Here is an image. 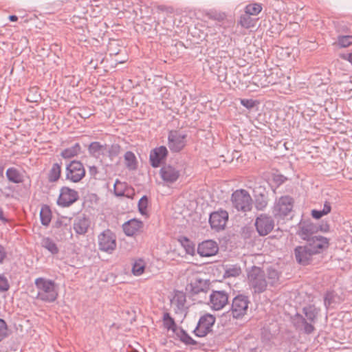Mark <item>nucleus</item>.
<instances>
[{"label": "nucleus", "instance_id": "10", "mask_svg": "<svg viewBox=\"0 0 352 352\" xmlns=\"http://www.w3.org/2000/svg\"><path fill=\"white\" fill-rule=\"evenodd\" d=\"M254 226L258 235L264 236L273 230L274 221L271 216L267 214H261L256 218Z\"/></svg>", "mask_w": 352, "mask_h": 352}, {"label": "nucleus", "instance_id": "40", "mask_svg": "<svg viewBox=\"0 0 352 352\" xmlns=\"http://www.w3.org/2000/svg\"><path fill=\"white\" fill-rule=\"evenodd\" d=\"M261 10L262 6L258 3L248 4L245 8V12L250 15H257L261 12Z\"/></svg>", "mask_w": 352, "mask_h": 352}, {"label": "nucleus", "instance_id": "38", "mask_svg": "<svg viewBox=\"0 0 352 352\" xmlns=\"http://www.w3.org/2000/svg\"><path fill=\"white\" fill-rule=\"evenodd\" d=\"M174 303H175L178 310H182L185 306L186 301V295L182 292L177 291L175 292L174 298Z\"/></svg>", "mask_w": 352, "mask_h": 352}, {"label": "nucleus", "instance_id": "1", "mask_svg": "<svg viewBox=\"0 0 352 352\" xmlns=\"http://www.w3.org/2000/svg\"><path fill=\"white\" fill-rule=\"evenodd\" d=\"M247 280L252 294H261L268 285L276 287L280 284V274L272 267H268L265 273L262 268L252 266L247 271Z\"/></svg>", "mask_w": 352, "mask_h": 352}, {"label": "nucleus", "instance_id": "5", "mask_svg": "<svg viewBox=\"0 0 352 352\" xmlns=\"http://www.w3.org/2000/svg\"><path fill=\"white\" fill-rule=\"evenodd\" d=\"M249 297L243 294L236 295L232 300L228 313L234 319H241L248 312Z\"/></svg>", "mask_w": 352, "mask_h": 352}, {"label": "nucleus", "instance_id": "44", "mask_svg": "<svg viewBox=\"0 0 352 352\" xmlns=\"http://www.w3.org/2000/svg\"><path fill=\"white\" fill-rule=\"evenodd\" d=\"M239 23L242 27L245 28H250L253 25L250 15L245 12L240 16Z\"/></svg>", "mask_w": 352, "mask_h": 352}, {"label": "nucleus", "instance_id": "18", "mask_svg": "<svg viewBox=\"0 0 352 352\" xmlns=\"http://www.w3.org/2000/svg\"><path fill=\"white\" fill-rule=\"evenodd\" d=\"M294 253L296 262L302 265H309L312 260V256L314 255L306 244L296 246L294 248Z\"/></svg>", "mask_w": 352, "mask_h": 352}, {"label": "nucleus", "instance_id": "30", "mask_svg": "<svg viewBox=\"0 0 352 352\" xmlns=\"http://www.w3.org/2000/svg\"><path fill=\"white\" fill-rule=\"evenodd\" d=\"M61 165L62 162L52 164L47 175V179L50 182H55L59 179L61 174Z\"/></svg>", "mask_w": 352, "mask_h": 352}, {"label": "nucleus", "instance_id": "50", "mask_svg": "<svg viewBox=\"0 0 352 352\" xmlns=\"http://www.w3.org/2000/svg\"><path fill=\"white\" fill-rule=\"evenodd\" d=\"M325 214L321 210H316L314 209L311 210V216L313 218L316 219H320L321 217L324 216Z\"/></svg>", "mask_w": 352, "mask_h": 352}, {"label": "nucleus", "instance_id": "8", "mask_svg": "<svg viewBox=\"0 0 352 352\" xmlns=\"http://www.w3.org/2000/svg\"><path fill=\"white\" fill-rule=\"evenodd\" d=\"M98 248L100 251L111 254L116 248V239L115 234L107 229L98 236Z\"/></svg>", "mask_w": 352, "mask_h": 352}, {"label": "nucleus", "instance_id": "51", "mask_svg": "<svg viewBox=\"0 0 352 352\" xmlns=\"http://www.w3.org/2000/svg\"><path fill=\"white\" fill-rule=\"evenodd\" d=\"M321 210L323 212V213L325 215L330 213L331 210V205L330 202L325 201L324 203L323 208Z\"/></svg>", "mask_w": 352, "mask_h": 352}, {"label": "nucleus", "instance_id": "49", "mask_svg": "<svg viewBox=\"0 0 352 352\" xmlns=\"http://www.w3.org/2000/svg\"><path fill=\"white\" fill-rule=\"evenodd\" d=\"M286 180V177L282 175H274L273 176V181L276 184L277 186H279L285 182Z\"/></svg>", "mask_w": 352, "mask_h": 352}, {"label": "nucleus", "instance_id": "11", "mask_svg": "<svg viewBox=\"0 0 352 352\" xmlns=\"http://www.w3.org/2000/svg\"><path fill=\"white\" fill-rule=\"evenodd\" d=\"M327 232L329 230V226L326 225L324 228L322 226L318 227L314 223L309 221H304L300 223L299 229L297 232V234L304 241H306L312 236L318 230Z\"/></svg>", "mask_w": 352, "mask_h": 352}, {"label": "nucleus", "instance_id": "48", "mask_svg": "<svg viewBox=\"0 0 352 352\" xmlns=\"http://www.w3.org/2000/svg\"><path fill=\"white\" fill-rule=\"evenodd\" d=\"M241 105L248 109H252L256 105V101L252 99L243 98L240 100Z\"/></svg>", "mask_w": 352, "mask_h": 352}, {"label": "nucleus", "instance_id": "16", "mask_svg": "<svg viewBox=\"0 0 352 352\" xmlns=\"http://www.w3.org/2000/svg\"><path fill=\"white\" fill-rule=\"evenodd\" d=\"M162 179L167 184H171L177 181L180 176V170L175 166L165 164L160 170Z\"/></svg>", "mask_w": 352, "mask_h": 352}, {"label": "nucleus", "instance_id": "54", "mask_svg": "<svg viewBox=\"0 0 352 352\" xmlns=\"http://www.w3.org/2000/svg\"><path fill=\"white\" fill-rule=\"evenodd\" d=\"M116 184H117V182L114 185V195L116 197H124V191L122 190H118L116 188Z\"/></svg>", "mask_w": 352, "mask_h": 352}, {"label": "nucleus", "instance_id": "14", "mask_svg": "<svg viewBox=\"0 0 352 352\" xmlns=\"http://www.w3.org/2000/svg\"><path fill=\"white\" fill-rule=\"evenodd\" d=\"M291 320L294 328L305 334L309 335L315 330L314 323L308 321L302 315L298 313L295 314L292 317Z\"/></svg>", "mask_w": 352, "mask_h": 352}, {"label": "nucleus", "instance_id": "23", "mask_svg": "<svg viewBox=\"0 0 352 352\" xmlns=\"http://www.w3.org/2000/svg\"><path fill=\"white\" fill-rule=\"evenodd\" d=\"M89 226V218L87 217L85 214L79 215L74 220L73 228L76 234H85L87 232Z\"/></svg>", "mask_w": 352, "mask_h": 352}, {"label": "nucleus", "instance_id": "6", "mask_svg": "<svg viewBox=\"0 0 352 352\" xmlns=\"http://www.w3.org/2000/svg\"><path fill=\"white\" fill-rule=\"evenodd\" d=\"M187 134L179 130L168 131L167 145L172 153H179L186 146Z\"/></svg>", "mask_w": 352, "mask_h": 352}, {"label": "nucleus", "instance_id": "46", "mask_svg": "<svg viewBox=\"0 0 352 352\" xmlns=\"http://www.w3.org/2000/svg\"><path fill=\"white\" fill-rule=\"evenodd\" d=\"M8 327L4 320L0 318V342L8 336Z\"/></svg>", "mask_w": 352, "mask_h": 352}, {"label": "nucleus", "instance_id": "21", "mask_svg": "<svg viewBox=\"0 0 352 352\" xmlns=\"http://www.w3.org/2000/svg\"><path fill=\"white\" fill-rule=\"evenodd\" d=\"M208 288V280H204L199 277L194 278L186 286V290H189L193 295L198 294L201 292H206Z\"/></svg>", "mask_w": 352, "mask_h": 352}, {"label": "nucleus", "instance_id": "58", "mask_svg": "<svg viewBox=\"0 0 352 352\" xmlns=\"http://www.w3.org/2000/svg\"><path fill=\"white\" fill-rule=\"evenodd\" d=\"M3 166L0 165V177H3Z\"/></svg>", "mask_w": 352, "mask_h": 352}, {"label": "nucleus", "instance_id": "35", "mask_svg": "<svg viewBox=\"0 0 352 352\" xmlns=\"http://www.w3.org/2000/svg\"><path fill=\"white\" fill-rule=\"evenodd\" d=\"M241 273V267L237 265H226L225 266L224 277H236Z\"/></svg>", "mask_w": 352, "mask_h": 352}, {"label": "nucleus", "instance_id": "37", "mask_svg": "<svg viewBox=\"0 0 352 352\" xmlns=\"http://www.w3.org/2000/svg\"><path fill=\"white\" fill-rule=\"evenodd\" d=\"M42 246L52 254H56L59 252L57 245L50 237H45L43 239Z\"/></svg>", "mask_w": 352, "mask_h": 352}, {"label": "nucleus", "instance_id": "53", "mask_svg": "<svg viewBox=\"0 0 352 352\" xmlns=\"http://www.w3.org/2000/svg\"><path fill=\"white\" fill-rule=\"evenodd\" d=\"M98 168L93 165L89 166V173L91 177H95L98 174Z\"/></svg>", "mask_w": 352, "mask_h": 352}, {"label": "nucleus", "instance_id": "39", "mask_svg": "<svg viewBox=\"0 0 352 352\" xmlns=\"http://www.w3.org/2000/svg\"><path fill=\"white\" fill-rule=\"evenodd\" d=\"M145 270V263L143 259L139 258L135 261L132 267V273L135 276L142 275Z\"/></svg>", "mask_w": 352, "mask_h": 352}, {"label": "nucleus", "instance_id": "20", "mask_svg": "<svg viewBox=\"0 0 352 352\" xmlns=\"http://www.w3.org/2000/svg\"><path fill=\"white\" fill-rule=\"evenodd\" d=\"M168 154V151L165 146H160L152 149L149 155L151 166L153 168L159 167L162 162L167 157Z\"/></svg>", "mask_w": 352, "mask_h": 352}, {"label": "nucleus", "instance_id": "36", "mask_svg": "<svg viewBox=\"0 0 352 352\" xmlns=\"http://www.w3.org/2000/svg\"><path fill=\"white\" fill-rule=\"evenodd\" d=\"M338 297L334 291H327L324 296V305L325 308L328 309L329 307L338 303Z\"/></svg>", "mask_w": 352, "mask_h": 352}, {"label": "nucleus", "instance_id": "15", "mask_svg": "<svg viewBox=\"0 0 352 352\" xmlns=\"http://www.w3.org/2000/svg\"><path fill=\"white\" fill-rule=\"evenodd\" d=\"M228 220L227 211L220 210L214 211L210 214L209 223L212 229L219 231L224 229L226 222Z\"/></svg>", "mask_w": 352, "mask_h": 352}, {"label": "nucleus", "instance_id": "28", "mask_svg": "<svg viewBox=\"0 0 352 352\" xmlns=\"http://www.w3.org/2000/svg\"><path fill=\"white\" fill-rule=\"evenodd\" d=\"M81 152V146L76 142L73 146L63 149L60 156L64 159H70L77 156Z\"/></svg>", "mask_w": 352, "mask_h": 352}, {"label": "nucleus", "instance_id": "47", "mask_svg": "<svg viewBox=\"0 0 352 352\" xmlns=\"http://www.w3.org/2000/svg\"><path fill=\"white\" fill-rule=\"evenodd\" d=\"M10 288L8 280L6 276L0 274V292H7Z\"/></svg>", "mask_w": 352, "mask_h": 352}, {"label": "nucleus", "instance_id": "31", "mask_svg": "<svg viewBox=\"0 0 352 352\" xmlns=\"http://www.w3.org/2000/svg\"><path fill=\"white\" fill-rule=\"evenodd\" d=\"M52 219V211L49 206L43 205L40 211V220L43 226H49Z\"/></svg>", "mask_w": 352, "mask_h": 352}, {"label": "nucleus", "instance_id": "25", "mask_svg": "<svg viewBox=\"0 0 352 352\" xmlns=\"http://www.w3.org/2000/svg\"><path fill=\"white\" fill-rule=\"evenodd\" d=\"M107 145L102 144L99 142H92L88 146V152L94 157H98L100 155H104L103 151L106 150Z\"/></svg>", "mask_w": 352, "mask_h": 352}, {"label": "nucleus", "instance_id": "26", "mask_svg": "<svg viewBox=\"0 0 352 352\" xmlns=\"http://www.w3.org/2000/svg\"><path fill=\"white\" fill-rule=\"evenodd\" d=\"M6 175L8 179L14 184H20L23 182V174L14 167L8 168Z\"/></svg>", "mask_w": 352, "mask_h": 352}, {"label": "nucleus", "instance_id": "56", "mask_svg": "<svg viewBox=\"0 0 352 352\" xmlns=\"http://www.w3.org/2000/svg\"><path fill=\"white\" fill-rule=\"evenodd\" d=\"M343 58L345 59V60H347L349 62H350L352 59V54H347L346 55H344L343 56Z\"/></svg>", "mask_w": 352, "mask_h": 352}, {"label": "nucleus", "instance_id": "33", "mask_svg": "<svg viewBox=\"0 0 352 352\" xmlns=\"http://www.w3.org/2000/svg\"><path fill=\"white\" fill-rule=\"evenodd\" d=\"M176 336L179 338V340L186 345H195L197 341L195 340L184 329L180 327L175 333Z\"/></svg>", "mask_w": 352, "mask_h": 352}, {"label": "nucleus", "instance_id": "7", "mask_svg": "<svg viewBox=\"0 0 352 352\" xmlns=\"http://www.w3.org/2000/svg\"><path fill=\"white\" fill-rule=\"evenodd\" d=\"M85 175V169L80 161L72 160L66 166L65 178L74 183L79 182Z\"/></svg>", "mask_w": 352, "mask_h": 352}, {"label": "nucleus", "instance_id": "12", "mask_svg": "<svg viewBox=\"0 0 352 352\" xmlns=\"http://www.w3.org/2000/svg\"><path fill=\"white\" fill-rule=\"evenodd\" d=\"M78 198V192L76 190L67 186H63L60 190L57 204L62 207H68L76 202Z\"/></svg>", "mask_w": 352, "mask_h": 352}, {"label": "nucleus", "instance_id": "32", "mask_svg": "<svg viewBox=\"0 0 352 352\" xmlns=\"http://www.w3.org/2000/svg\"><path fill=\"white\" fill-rule=\"evenodd\" d=\"M125 166L131 170H135L138 167V161L135 154L132 151H126L124 155Z\"/></svg>", "mask_w": 352, "mask_h": 352}, {"label": "nucleus", "instance_id": "2", "mask_svg": "<svg viewBox=\"0 0 352 352\" xmlns=\"http://www.w3.org/2000/svg\"><path fill=\"white\" fill-rule=\"evenodd\" d=\"M34 285L37 289L36 299L48 303L57 299L58 294L54 280L38 277L35 279Z\"/></svg>", "mask_w": 352, "mask_h": 352}, {"label": "nucleus", "instance_id": "24", "mask_svg": "<svg viewBox=\"0 0 352 352\" xmlns=\"http://www.w3.org/2000/svg\"><path fill=\"white\" fill-rule=\"evenodd\" d=\"M143 226L142 221L133 219L122 225V229L126 236H132L135 234Z\"/></svg>", "mask_w": 352, "mask_h": 352}, {"label": "nucleus", "instance_id": "42", "mask_svg": "<svg viewBox=\"0 0 352 352\" xmlns=\"http://www.w3.org/2000/svg\"><path fill=\"white\" fill-rule=\"evenodd\" d=\"M148 197L146 195L142 196L138 201V207L140 213L142 215L147 216Z\"/></svg>", "mask_w": 352, "mask_h": 352}, {"label": "nucleus", "instance_id": "17", "mask_svg": "<svg viewBox=\"0 0 352 352\" xmlns=\"http://www.w3.org/2000/svg\"><path fill=\"white\" fill-rule=\"evenodd\" d=\"M210 302L213 310H221L228 302V294L223 290H213L210 295Z\"/></svg>", "mask_w": 352, "mask_h": 352}, {"label": "nucleus", "instance_id": "29", "mask_svg": "<svg viewBox=\"0 0 352 352\" xmlns=\"http://www.w3.org/2000/svg\"><path fill=\"white\" fill-rule=\"evenodd\" d=\"M162 320L163 325L167 330L172 331L175 333L179 330L174 318L171 317L169 313H164Z\"/></svg>", "mask_w": 352, "mask_h": 352}, {"label": "nucleus", "instance_id": "22", "mask_svg": "<svg viewBox=\"0 0 352 352\" xmlns=\"http://www.w3.org/2000/svg\"><path fill=\"white\" fill-rule=\"evenodd\" d=\"M268 204V195L266 190L259 186L254 190V206L257 210H264Z\"/></svg>", "mask_w": 352, "mask_h": 352}, {"label": "nucleus", "instance_id": "52", "mask_svg": "<svg viewBox=\"0 0 352 352\" xmlns=\"http://www.w3.org/2000/svg\"><path fill=\"white\" fill-rule=\"evenodd\" d=\"M7 252L4 247L0 245V263H2L5 258L6 257Z\"/></svg>", "mask_w": 352, "mask_h": 352}, {"label": "nucleus", "instance_id": "41", "mask_svg": "<svg viewBox=\"0 0 352 352\" xmlns=\"http://www.w3.org/2000/svg\"><path fill=\"white\" fill-rule=\"evenodd\" d=\"M121 151V146L118 144H112L107 150V156L112 161L119 155Z\"/></svg>", "mask_w": 352, "mask_h": 352}, {"label": "nucleus", "instance_id": "9", "mask_svg": "<svg viewBox=\"0 0 352 352\" xmlns=\"http://www.w3.org/2000/svg\"><path fill=\"white\" fill-rule=\"evenodd\" d=\"M216 318L210 314L201 316L195 329L193 331L197 337L203 338L212 331V328L215 323Z\"/></svg>", "mask_w": 352, "mask_h": 352}, {"label": "nucleus", "instance_id": "43", "mask_svg": "<svg viewBox=\"0 0 352 352\" xmlns=\"http://www.w3.org/2000/svg\"><path fill=\"white\" fill-rule=\"evenodd\" d=\"M338 45L340 47H347L352 44V36L341 35L338 36Z\"/></svg>", "mask_w": 352, "mask_h": 352}, {"label": "nucleus", "instance_id": "57", "mask_svg": "<svg viewBox=\"0 0 352 352\" xmlns=\"http://www.w3.org/2000/svg\"><path fill=\"white\" fill-rule=\"evenodd\" d=\"M9 20L12 22H15L18 20V17L16 15H10Z\"/></svg>", "mask_w": 352, "mask_h": 352}, {"label": "nucleus", "instance_id": "19", "mask_svg": "<svg viewBox=\"0 0 352 352\" xmlns=\"http://www.w3.org/2000/svg\"><path fill=\"white\" fill-rule=\"evenodd\" d=\"M219 250L216 241L209 239L202 241L198 245L197 253L203 257H210L215 255Z\"/></svg>", "mask_w": 352, "mask_h": 352}, {"label": "nucleus", "instance_id": "55", "mask_svg": "<svg viewBox=\"0 0 352 352\" xmlns=\"http://www.w3.org/2000/svg\"><path fill=\"white\" fill-rule=\"evenodd\" d=\"M0 221H1V222L4 224L8 222V219L5 217L3 210L1 207H0Z\"/></svg>", "mask_w": 352, "mask_h": 352}, {"label": "nucleus", "instance_id": "45", "mask_svg": "<svg viewBox=\"0 0 352 352\" xmlns=\"http://www.w3.org/2000/svg\"><path fill=\"white\" fill-rule=\"evenodd\" d=\"M71 219H69L67 217H62L60 218H58L55 223L54 227L56 228H67L69 224L70 223Z\"/></svg>", "mask_w": 352, "mask_h": 352}, {"label": "nucleus", "instance_id": "4", "mask_svg": "<svg viewBox=\"0 0 352 352\" xmlns=\"http://www.w3.org/2000/svg\"><path fill=\"white\" fill-rule=\"evenodd\" d=\"M294 207V199L289 195L281 196L276 199L272 208V214L278 219H284L289 217Z\"/></svg>", "mask_w": 352, "mask_h": 352}, {"label": "nucleus", "instance_id": "13", "mask_svg": "<svg viewBox=\"0 0 352 352\" xmlns=\"http://www.w3.org/2000/svg\"><path fill=\"white\" fill-rule=\"evenodd\" d=\"M306 241V245L314 255L322 252L329 246V239L320 235H315Z\"/></svg>", "mask_w": 352, "mask_h": 352}, {"label": "nucleus", "instance_id": "34", "mask_svg": "<svg viewBox=\"0 0 352 352\" xmlns=\"http://www.w3.org/2000/svg\"><path fill=\"white\" fill-rule=\"evenodd\" d=\"M178 241L180 243L182 246L185 249L186 252L188 254L193 256L195 253V243L191 241L186 236H180L178 239Z\"/></svg>", "mask_w": 352, "mask_h": 352}, {"label": "nucleus", "instance_id": "27", "mask_svg": "<svg viewBox=\"0 0 352 352\" xmlns=\"http://www.w3.org/2000/svg\"><path fill=\"white\" fill-rule=\"evenodd\" d=\"M320 309L314 305H309L302 308V312L305 316V319L308 321L315 323L317 320Z\"/></svg>", "mask_w": 352, "mask_h": 352}, {"label": "nucleus", "instance_id": "3", "mask_svg": "<svg viewBox=\"0 0 352 352\" xmlns=\"http://www.w3.org/2000/svg\"><path fill=\"white\" fill-rule=\"evenodd\" d=\"M232 206L239 212H250L252 208L253 201L250 193L245 189L234 190L230 199Z\"/></svg>", "mask_w": 352, "mask_h": 352}]
</instances>
